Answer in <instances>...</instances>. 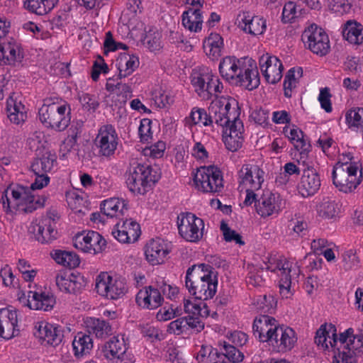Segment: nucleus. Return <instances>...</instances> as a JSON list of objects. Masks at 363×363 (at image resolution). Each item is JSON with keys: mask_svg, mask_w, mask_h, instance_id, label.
I'll list each match as a JSON object with an SVG mask.
<instances>
[{"mask_svg": "<svg viewBox=\"0 0 363 363\" xmlns=\"http://www.w3.org/2000/svg\"><path fill=\"white\" fill-rule=\"evenodd\" d=\"M203 47L207 55L213 57H218L221 55L223 40L219 34L211 33L204 42Z\"/></svg>", "mask_w": 363, "mask_h": 363, "instance_id": "obj_45", "label": "nucleus"}, {"mask_svg": "<svg viewBox=\"0 0 363 363\" xmlns=\"http://www.w3.org/2000/svg\"><path fill=\"white\" fill-rule=\"evenodd\" d=\"M208 113L204 108H193L191 113L190 118L192 121L193 125H196L201 123L204 126H210V124H206L204 122L206 119H208Z\"/></svg>", "mask_w": 363, "mask_h": 363, "instance_id": "obj_60", "label": "nucleus"}, {"mask_svg": "<svg viewBox=\"0 0 363 363\" xmlns=\"http://www.w3.org/2000/svg\"><path fill=\"white\" fill-rule=\"evenodd\" d=\"M79 100L82 107L89 112H94L99 106L96 97L89 94L83 93L79 96Z\"/></svg>", "mask_w": 363, "mask_h": 363, "instance_id": "obj_56", "label": "nucleus"}, {"mask_svg": "<svg viewBox=\"0 0 363 363\" xmlns=\"http://www.w3.org/2000/svg\"><path fill=\"white\" fill-rule=\"evenodd\" d=\"M256 308L263 313H272L277 306V301L272 295L259 296L254 302Z\"/></svg>", "mask_w": 363, "mask_h": 363, "instance_id": "obj_49", "label": "nucleus"}, {"mask_svg": "<svg viewBox=\"0 0 363 363\" xmlns=\"http://www.w3.org/2000/svg\"><path fill=\"white\" fill-rule=\"evenodd\" d=\"M296 6L293 1L286 3L282 11L281 21L283 23H290L296 18Z\"/></svg>", "mask_w": 363, "mask_h": 363, "instance_id": "obj_64", "label": "nucleus"}, {"mask_svg": "<svg viewBox=\"0 0 363 363\" xmlns=\"http://www.w3.org/2000/svg\"><path fill=\"white\" fill-rule=\"evenodd\" d=\"M128 210V202L118 198H111L101 204V211L108 217L113 218L119 214L123 215Z\"/></svg>", "mask_w": 363, "mask_h": 363, "instance_id": "obj_33", "label": "nucleus"}, {"mask_svg": "<svg viewBox=\"0 0 363 363\" xmlns=\"http://www.w3.org/2000/svg\"><path fill=\"white\" fill-rule=\"evenodd\" d=\"M301 40L305 46L317 55L323 57L330 51L328 35L323 28L316 25H311L306 29L301 35Z\"/></svg>", "mask_w": 363, "mask_h": 363, "instance_id": "obj_10", "label": "nucleus"}, {"mask_svg": "<svg viewBox=\"0 0 363 363\" xmlns=\"http://www.w3.org/2000/svg\"><path fill=\"white\" fill-rule=\"evenodd\" d=\"M259 67L268 83L274 84L281 79L284 66L277 57L268 54L262 55L259 58Z\"/></svg>", "mask_w": 363, "mask_h": 363, "instance_id": "obj_16", "label": "nucleus"}, {"mask_svg": "<svg viewBox=\"0 0 363 363\" xmlns=\"http://www.w3.org/2000/svg\"><path fill=\"white\" fill-rule=\"evenodd\" d=\"M17 313L7 308L0 309V337L9 340L14 336V328L17 325Z\"/></svg>", "mask_w": 363, "mask_h": 363, "instance_id": "obj_29", "label": "nucleus"}, {"mask_svg": "<svg viewBox=\"0 0 363 363\" xmlns=\"http://www.w3.org/2000/svg\"><path fill=\"white\" fill-rule=\"evenodd\" d=\"M332 95L330 92V89L328 87L321 88L318 96V101L320 106L327 113H330L333 110L331 99Z\"/></svg>", "mask_w": 363, "mask_h": 363, "instance_id": "obj_59", "label": "nucleus"}, {"mask_svg": "<svg viewBox=\"0 0 363 363\" xmlns=\"http://www.w3.org/2000/svg\"><path fill=\"white\" fill-rule=\"evenodd\" d=\"M192 175L195 185L203 192H220L223 189L221 172L215 166L201 167Z\"/></svg>", "mask_w": 363, "mask_h": 363, "instance_id": "obj_7", "label": "nucleus"}, {"mask_svg": "<svg viewBox=\"0 0 363 363\" xmlns=\"http://www.w3.org/2000/svg\"><path fill=\"white\" fill-rule=\"evenodd\" d=\"M238 102L233 99H223L213 102L208 108V119L205 123L213 127V123L222 127L223 130L239 118Z\"/></svg>", "mask_w": 363, "mask_h": 363, "instance_id": "obj_5", "label": "nucleus"}, {"mask_svg": "<svg viewBox=\"0 0 363 363\" xmlns=\"http://www.w3.org/2000/svg\"><path fill=\"white\" fill-rule=\"evenodd\" d=\"M119 74L118 78L122 79L130 75L139 66V59L135 55L125 53L118 59Z\"/></svg>", "mask_w": 363, "mask_h": 363, "instance_id": "obj_36", "label": "nucleus"}, {"mask_svg": "<svg viewBox=\"0 0 363 363\" xmlns=\"http://www.w3.org/2000/svg\"><path fill=\"white\" fill-rule=\"evenodd\" d=\"M58 0H24V7L28 11L42 16L50 11Z\"/></svg>", "mask_w": 363, "mask_h": 363, "instance_id": "obj_40", "label": "nucleus"}, {"mask_svg": "<svg viewBox=\"0 0 363 363\" xmlns=\"http://www.w3.org/2000/svg\"><path fill=\"white\" fill-rule=\"evenodd\" d=\"M342 262L345 269L350 270L357 268L359 260L357 255L353 252L352 250H349L342 255Z\"/></svg>", "mask_w": 363, "mask_h": 363, "instance_id": "obj_61", "label": "nucleus"}, {"mask_svg": "<svg viewBox=\"0 0 363 363\" xmlns=\"http://www.w3.org/2000/svg\"><path fill=\"white\" fill-rule=\"evenodd\" d=\"M186 320L185 318L182 317L179 318L175 320L172 321L167 328V332L169 333H173L175 335H181L186 332Z\"/></svg>", "mask_w": 363, "mask_h": 363, "instance_id": "obj_63", "label": "nucleus"}, {"mask_svg": "<svg viewBox=\"0 0 363 363\" xmlns=\"http://www.w3.org/2000/svg\"><path fill=\"white\" fill-rule=\"evenodd\" d=\"M152 121L148 118L142 119L138 128L141 142H147L152 138L151 125Z\"/></svg>", "mask_w": 363, "mask_h": 363, "instance_id": "obj_62", "label": "nucleus"}, {"mask_svg": "<svg viewBox=\"0 0 363 363\" xmlns=\"http://www.w3.org/2000/svg\"><path fill=\"white\" fill-rule=\"evenodd\" d=\"M36 328L35 336L47 344L56 347L62 342L64 335L60 327L48 323H40Z\"/></svg>", "mask_w": 363, "mask_h": 363, "instance_id": "obj_25", "label": "nucleus"}, {"mask_svg": "<svg viewBox=\"0 0 363 363\" xmlns=\"http://www.w3.org/2000/svg\"><path fill=\"white\" fill-rule=\"evenodd\" d=\"M354 330L348 328L345 332L340 333L337 337V331L335 336H332L329 340L330 346L334 351L333 363H356V359L352 357L350 351H346L348 345L353 337Z\"/></svg>", "mask_w": 363, "mask_h": 363, "instance_id": "obj_12", "label": "nucleus"}, {"mask_svg": "<svg viewBox=\"0 0 363 363\" xmlns=\"http://www.w3.org/2000/svg\"><path fill=\"white\" fill-rule=\"evenodd\" d=\"M220 345L223 347L221 352L211 345H201L197 352L196 360L199 363H222L226 359L233 362L241 359L242 356L238 349L225 341Z\"/></svg>", "mask_w": 363, "mask_h": 363, "instance_id": "obj_8", "label": "nucleus"}, {"mask_svg": "<svg viewBox=\"0 0 363 363\" xmlns=\"http://www.w3.org/2000/svg\"><path fill=\"white\" fill-rule=\"evenodd\" d=\"M272 338L267 340L272 350L277 352H285L291 350L297 341L295 331L285 325H277L274 328Z\"/></svg>", "mask_w": 363, "mask_h": 363, "instance_id": "obj_13", "label": "nucleus"}, {"mask_svg": "<svg viewBox=\"0 0 363 363\" xmlns=\"http://www.w3.org/2000/svg\"><path fill=\"white\" fill-rule=\"evenodd\" d=\"M96 290L99 295L113 300L125 295L127 286L124 279L113 278L107 273H102L96 277Z\"/></svg>", "mask_w": 363, "mask_h": 363, "instance_id": "obj_11", "label": "nucleus"}, {"mask_svg": "<svg viewBox=\"0 0 363 363\" xmlns=\"http://www.w3.org/2000/svg\"><path fill=\"white\" fill-rule=\"evenodd\" d=\"M338 211L337 204L329 198L323 199L317 206L318 216L325 219L334 218L337 214Z\"/></svg>", "mask_w": 363, "mask_h": 363, "instance_id": "obj_47", "label": "nucleus"}, {"mask_svg": "<svg viewBox=\"0 0 363 363\" xmlns=\"http://www.w3.org/2000/svg\"><path fill=\"white\" fill-rule=\"evenodd\" d=\"M240 185L259 189L264 182V172L257 165L244 164L239 171Z\"/></svg>", "mask_w": 363, "mask_h": 363, "instance_id": "obj_19", "label": "nucleus"}, {"mask_svg": "<svg viewBox=\"0 0 363 363\" xmlns=\"http://www.w3.org/2000/svg\"><path fill=\"white\" fill-rule=\"evenodd\" d=\"M6 65L14 64L16 62H21L23 59V54L17 45L11 43L4 45Z\"/></svg>", "mask_w": 363, "mask_h": 363, "instance_id": "obj_53", "label": "nucleus"}, {"mask_svg": "<svg viewBox=\"0 0 363 363\" xmlns=\"http://www.w3.org/2000/svg\"><path fill=\"white\" fill-rule=\"evenodd\" d=\"M346 123L349 128L359 131L363 136V108H354L349 110L345 115Z\"/></svg>", "mask_w": 363, "mask_h": 363, "instance_id": "obj_44", "label": "nucleus"}, {"mask_svg": "<svg viewBox=\"0 0 363 363\" xmlns=\"http://www.w3.org/2000/svg\"><path fill=\"white\" fill-rule=\"evenodd\" d=\"M74 245L84 252L98 254L105 250L106 241L98 232L91 230L77 235Z\"/></svg>", "mask_w": 363, "mask_h": 363, "instance_id": "obj_15", "label": "nucleus"}, {"mask_svg": "<svg viewBox=\"0 0 363 363\" xmlns=\"http://www.w3.org/2000/svg\"><path fill=\"white\" fill-rule=\"evenodd\" d=\"M335 332L336 327L335 325L332 323L321 325L316 332L315 342L322 349H328L330 345L328 338L330 340L332 336H335Z\"/></svg>", "mask_w": 363, "mask_h": 363, "instance_id": "obj_43", "label": "nucleus"}, {"mask_svg": "<svg viewBox=\"0 0 363 363\" xmlns=\"http://www.w3.org/2000/svg\"><path fill=\"white\" fill-rule=\"evenodd\" d=\"M169 252L167 243L160 238L150 240L145 250L146 259L152 265L163 263Z\"/></svg>", "mask_w": 363, "mask_h": 363, "instance_id": "obj_24", "label": "nucleus"}, {"mask_svg": "<svg viewBox=\"0 0 363 363\" xmlns=\"http://www.w3.org/2000/svg\"><path fill=\"white\" fill-rule=\"evenodd\" d=\"M296 72H297L298 78L302 77L303 69L301 67H298L296 69L295 67L290 69L285 76L284 82V96L287 98H290L291 96L292 89L296 87L297 83V79L295 76Z\"/></svg>", "mask_w": 363, "mask_h": 363, "instance_id": "obj_48", "label": "nucleus"}, {"mask_svg": "<svg viewBox=\"0 0 363 363\" xmlns=\"http://www.w3.org/2000/svg\"><path fill=\"white\" fill-rule=\"evenodd\" d=\"M184 311L191 315H200L207 317L209 315V310L204 301L193 303L190 300H186L184 304Z\"/></svg>", "mask_w": 363, "mask_h": 363, "instance_id": "obj_50", "label": "nucleus"}, {"mask_svg": "<svg viewBox=\"0 0 363 363\" xmlns=\"http://www.w3.org/2000/svg\"><path fill=\"white\" fill-rule=\"evenodd\" d=\"M217 285V272L210 264H194L186 271L185 286L195 300L205 301L212 298L216 294Z\"/></svg>", "mask_w": 363, "mask_h": 363, "instance_id": "obj_2", "label": "nucleus"}, {"mask_svg": "<svg viewBox=\"0 0 363 363\" xmlns=\"http://www.w3.org/2000/svg\"><path fill=\"white\" fill-rule=\"evenodd\" d=\"M209 73L194 72L191 76V84L196 89V91L201 96V93L206 91L207 82L210 79Z\"/></svg>", "mask_w": 363, "mask_h": 363, "instance_id": "obj_52", "label": "nucleus"}, {"mask_svg": "<svg viewBox=\"0 0 363 363\" xmlns=\"http://www.w3.org/2000/svg\"><path fill=\"white\" fill-rule=\"evenodd\" d=\"M135 301L140 306L154 309L161 306L163 298L159 289H155V286H149L138 291Z\"/></svg>", "mask_w": 363, "mask_h": 363, "instance_id": "obj_28", "label": "nucleus"}, {"mask_svg": "<svg viewBox=\"0 0 363 363\" xmlns=\"http://www.w3.org/2000/svg\"><path fill=\"white\" fill-rule=\"evenodd\" d=\"M243 130L244 126L241 120H237L229 127L224 128L223 140L228 150L235 152L242 147L244 140Z\"/></svg>", "mask_w": 363, "mask_h": 363, "instance_id": "obj_21", "label": "nucleus"}, {"mask_svg": "<svg viewBox=\"0 0 363 363\" xmlns=\"http://www.w3.org/2000/svg\"><path fill=\"white\" fill-rule=\"evenodd\" d=\"M126 352V345L123 338L118 336L111 337L101 346V352L105 358L111 359Z\"/></svg>", "mask_w": 363, "mask_h": 363, "instance_id": "obj_35", "label": "nucleus"}, {"mask_svg": "<svg viewBox=\"0 0 363 363\" xmlns=\"http://www.w3.org/2000/svg\"><path fill=\"white\" fill-rule=\"evenodd\" d=\"M81 277H77L73 274L67 276L65 274H59L56 276V284L61 291L69 294H77L84 287L80 281Z\"/></svg>", "mask_w": 363, "mask_h": 363, "instance_id": "obj_32", "label": "nucleus"}, {"mask_svg": "<svg viewBox=\"0 0 363 363\" xmlns=\"http://www.w3.org/2000/svg\"><path fill=\"white\" fill-rule=\"evenodd\" d=\"M162 34L156 29H150L146 32L143 44L151 51L159 50L162 48Z\"/></svg>", "mask_w": 363, "mask_h": 363, "instance_id": "obj_51", "label": "nucleus"}, {"mask_svg": "<svg viewBox=\"0 0 363 363\" xmlns=\"http://www.w3.org/2000/svg\"><path fill=\"white\" fill-rule=\"evenodd\" d=\"M236 21L242 30L251 35H261L266 30L265 20L259 16H252L248 11L240 13Z\"/></svg>", "mask_w": 363, "mask_h": 363, "instance_id": "obj_23", "label": "nucleus"}, {"mask_svg": "<svg viewBox=\"0 0 363 363\" xmlns=\"http://www.w3.org/2000/svg\"><path fill=\"white\" fill-rule=\"evenodd\" d=\"M184 318L186 320V332L191 330V333H198L203 330L204 323L201 320L199 315H188Z\"/></svg>", "mask_w": 363, "mask_h": 363, "instance_id": "obj_57", "label": "nucleus"}, {"mask_svg": "<svg viewBox=\"0 0 363 363\" xmlns=\"http://www.w3.org/2000/svg\"><path fill=\"white\" fill-rule=\"evenodd\" d=\"M277 320L271 316L262 315L257 317L253 323L252 330L255 336H257L259 341L267 342L268 340L272 338L274 328H277Z\"/></svg>", "mask_w": 363, "mask_h": 363, "instance_id": "obj_26", "label": "nucleus"}, {"mask_svg": "<svg viewBox=\"0 0 363 363\" xmlns=\"http://www.w3.org/2000/svg\"><path fill=\"white\" fill-rule=\"evenodd\" d=\"M35 182L31 184L30 189L23 186L12 187L9 186L2 194L1 202L6 213H30L43 207L45 198L38 197L32 194L31 190L41 189L46 186L50 182L47 174H35Z\"/></svg>", "mask_w": 363, "mask_h": 363, "instance_id": "obj_1", "label": "nucleus"}, {"mask_svg": "<svg viewBox=\"0 0 363 363\" xmlns=\"http://www.w3.org/2000/svg\"><path fill=\"white\" fill-rule=\"evenodd\" d=\"M82 126L79 124L72 125L68 130V135L62 142L60 151L65 152L64 155L69 152L77 144L78 138L81 136Z\"/></svg>", "mask_w": 363, "mask_h": 363, "instance_id": "obj_46", "label": "nucleus"}, {"mask_svg": "<svg viewBox=\"0 0 363 363\" xmlns=\"http://www.w3.org/2000/svg\"><path fill=\"white\" fill-rule=\"evenodd\" d=\"M55 162V156L50 152H45L41 157H38L32 162L30 168L34 174H47Z\"/></svg>", "mask_w": 363, "mask_h": 363, "instance_id": "obj_42", "label": "nucleus"}, {"mask_svg": "<svg viewBox=\"0 0 363 363\" xmlns=\"http://www.w3.org/2000/svg\"><path fill=\"white\" fill-rule=\"evenodd\" d=\"M30 229L34 233L35 239L43 244L49 243L58 237L55 218L50 216L42 218L38 223L33 224Z\"/></svg>", "mask_w": 363, "mask_h": 363, "instance_id": "obj_17", "label": "nucleus"}, {"mask_svg": "<svg viewBox=\"0 0 363 363\" xmlns=\"http://www.w3.org/2000/svg\"><path fill=\"white\" fill-rule=\"evenodd\" d=\"M202 22L201 13L199 9H189L182 14V24L190 31L201 30Z\"/></svg>", "mask_w": 363, "mask_h": 363, "instance_id": "obj_39", "label": "nucleus"}, {"mask_svg": "<svg viewBox=\"0 0 363 363\" xmlns=\"http://www.w3.org/2000/svg\"><path fill=\"white\" fill-rule=\"evenodd\" d=\"M348 348L346 351H350L351 356L355 358V356L363 353V335H355L351 338Z\"/></svg>", "mask_w": 363, "mask_h": 363, "instance_id": "obj_58", "label": "nucleus"}, {"mask_svg": "<svg viewBox=\"0 0 363 363\" xmlns=\"http://www.w3.org/2000/svg\"><path fill=\"white\" fill-rule=\"evenodd\" d=\"M25 106L18 100L15 93H12L6 101L7 116L10 121L15 124L24 122L27 118Z\"/></svg>", "mask_w": 363, "mask_h": 363, "instance_id": "obj_31", "label": "nucleus"}, {"mask_svg": "<svg viewBox=\"0 0 363 363\" xmlns=\"http://www.w3.org/2000/svg\"><path fill=\"white\" fill-rule=\"evenodd\" d=\"M45 103L39 109V118L48 128L61 132L70 124L71 108L69 104L64 103L59 105L55 102L50 103V99H45Z\"/></svg>", "mask_w": 363, "mask_h": 363, "instance_id": "obj_4", "label": "nucleus"}, {"mask_svg": "<svg viewBox=\"0 0 363 363\" xmlns=\"http://www.w3.org/2000/svg\"><path fill=\"white\" fill-rule=\"evenodd\" d=\"M342 35L349 43L359 45L363 42V26L349 21L342 30Z\"/></svg>", "mask_w": 363, "mask_h": 363, "instance_id": "obj_38", "label": "nucleus"}, {"mask_svg": "<svg viewBox=\"0 0 363 363\" xmlns=\"http://www.w3.org/2000/svg\"><path fill=\"white\" fill-rule=\"evenodd\" d=\"M125 177L129 190L143 195L159 181L161 171L157 166L134 162L130 164Z\"/></svg>", "mask_w": 363, "mask_h": 363, "instance_id": "obj_3", "label": "nucleus"}, {"mask_svg": "<svg viewBox=\"0 0 363 363\" xmlns=\"http://www.w3.org/2000/svg\"><path fill=\"white\" fill-rule=\"evenodd\" d=\"M220 228L226 242H235L240 245H245V242L242 240V236L235 230H232L224 220L221 221Z\"/></svg>", "mask_w": 363, "mask_h": 363, "instance_id": "obj_54", "label": "nucleus"}, {"mask_svg": "<svg viewBox=\"0 0 363 363\" xmlns=\"http://www.w3.org/2000/svg\"><path fill=\"white\" fill-rule=\"evenodd\" d=\"M87 328L89 333L100 339L106 338L113 333L111 325L108 321L99 318H91Z\"/></svg>", "mask_w": 363, "mask_h": 363, "instance_id": "obj_37", "label": "nucleus"}, {"mask_svg": "<svg viewBox=\"0 0 363 363\" xmlns=\"http://www.w3.org/2000/svg\"><path fill=\"white\" fill-rule=\"evenodd\" d=\"M121 228L127 231V234L128 237H130L131 242L138 240L140 235V227L137 222L132 220H126L123 221Z\"/></svg>", "mask_w": 363, "mask_h": 363, "instance_id": "obj_55", "label": "nucleus"}, {"mask_svg": "<svg viewBox=\"0 0 363 363\" xmlns=\"http://www.w3.org/2000/svg\"><path fill=\"white\" fill-rule=\"evenodd\" d=\"M247 58L238 59L235 57L228 56L220 61L219 72L221 77L230 84L236 83V77L245 69Z\"/></svg>", "mask_w": 363, "mask_h": 363, "instance_id": "obj_20", "label": "nucleus"}, {"mask_svg": "<svg viewBox=\"0 0 363 363\" xmlns=\"http://www.w3.org/2000/svg\"><path fill=\"white\" fill-rule=\"evenodd\" d=\"M51 256L57 264L70 269L78 267L80 263L79 256L72 252L56 250L51 252Z\"/></svg>", "mask_w": 363, "mask_h": 363, "instance_id": "obj_41", "label": "nucleus"}, {"mask_svg": "<svg viewBox=\"0 0 363 363\" xmlns=\"http://www.w3.org/2000/svg\"><path fill=\"white\" fill-rule=\"evenodd\" d=\"M248 65L245 63V69H241L237 76L236 83L233 85L242 86L248 90H253L259 84V77L255 62L251 59L247 60Z\"/></svg>", "mask_w": 363, "mask_h": 363, "instance_id": "obj_22", "label": "nucleus"}, {"mask_svg": "<svg viewBox=\"0 0 363 363\" xmlns=\"http://www.w3.org/2000/svg\"><path fill=\"white\" fill-rule=\"evenodd\" d=\"M333 183L339 191L344 193L354 191L362 181V172L358 175L355 162L338 161L332 172Z\"/></svg>", "mask_w": 363, "mask_h": 363, "instance_id": "obj_6", "label": "nucleus"}, {"mask_svg": "<svg viewBox=\"0 0 363 363\" xmlns=\"http://www.w3.org/2000/svg\"><path fill=\"white\" fill-rule=\"evenodd\" d=\"M27 306L33 310H43L49 311L52 310L55 304V299L52 295L49 294L28 291Z\"/></svg>", "mask_w": 363, "mask_h": 363, "instance_id": "obj_30", "label": "nucleus"}, {"mask_svg": "<svg viewBox=\"0 0 363 363\" xmlns=\"http://www.w3.org/2000/svg\"><path fill=\"white\" fill-rule=\"evenodd\" d=\"M95 143L101 155L104 157L113 155L118 143V137L115 128L110 124L101 126L99 130Z\"/></svg>", "mask_w": 363, "mask_h": 363, "instance_id": "obj_14", "label": "nucleus"}, {"mask_svg": "<svg viewBox=\"0 0 363 363\" xmlns=\"http://www.w3.org/2000/svg\"><path fill=\"white\" fill-rule=\"evenodd\" d=\"M93 348V340L89 335L78 333L72 341L74 354L80 358L90 353Z\"/></svg>", "mask_w": 363, "mask_h": 363, "instance_id": "obj_34", "label": "nucleus"}, {"mask_svg": "<svg viewBox=\"0 0 363 363\" xmlns=\"http://www.w3.org/2000/svg\"><path fill=\"white\" fill-rule=\"evenodd\" d=\"M179 233L188 242H196L203 237V220L190 212H182L177 216Z\"/></svg>", "mask_w": 363, "mask_h": 363, "instance_id": "obj_9", "label": "nucleus"}, {"mask_svg": "<svg viewBox=\"0 0 363 363\" xmlns=\"http://www.w3.org/2000/svg\"><path fill=\"white\" fill-rule=\"evenodd\" d=\"M321 180L316 169L308 166L303 170V174L298 184V190L303 197L315 194L320 189Z\"/></svg>", "mask_w": 363, "mask_h": 363, "instance_id": "obj_18", "label": "nucleus"}, {"mask_svg": "<svg viewBox=\"0 0 363 363\" xmlns=\"http://www.w3.org/2000/svg\"><path fill=\"white\" fill-rule=\"evenodd\" d=\"M255 206L257 213L264 218L278 213L281 210L280 197L276 194L267 192L258 200Z\"/></svg>", "mask_w": 363, "mask_h": 363, "instance_id": "obj_27", "label": "nucleus"}]
</instances>
